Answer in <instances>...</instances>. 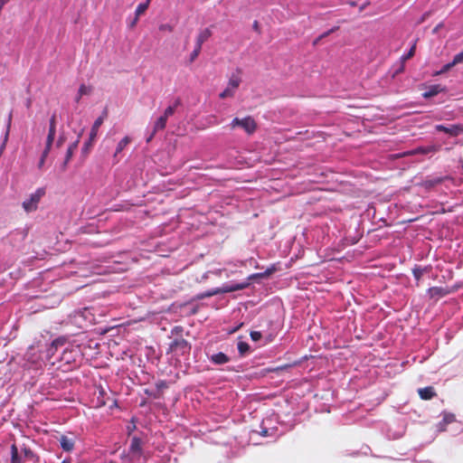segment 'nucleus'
Segmentation results:
<instances>
[{"label":"nucleus","instance_id":"obj_1","mask_svg":"<svg viewBox=\"0 0 463 463\" xmlns=\"http://www.w3.org/2000/svg\"><path fill=\"white\" fill-rule=\"evenodd\" d=\"M11 451V463H23V458L19 455V451L24 454L25 459H33L35 458L34 452L25 444H23L20 448L13 443L10 448Z\"/></svg>","mask_w":463,"mask_h":463},{"label":"nucleus","instance_id":"obj_2","mask_svg":"<svg viewBox=\"0 0 463 463\" xmlns=\"http://www.w3.org/2000/svg\"><path fill=\"white\" fill-rule=\"evenodd\" d=\"M230 128L231 129L241 128L248 135H252L257 129V123L250 116L243 118H234L230 124Z\"/></svg>","mask_w":463,"mask_h":463},{"label":"nucleus","instance_id":"obj_3","mask_svg":"<svg viewBox=\"0 0 463 463\" xmlns=\"http://www.w3.org/2000/svg\"><path fill=\"white\" fill-rule=\"evenodd\" d=\"M191 350L190 344L184 338H176L173 340L169 345V351L178 355L189 354Z\"/></svg>","mask_w":463,"mask_h":463},{"label":"nucleus","instance_id":"obj_4","mask_svg":"<svg viewBox=\"0 0 463 463\" xmlns=\"http://www.w3.org/2000/svg\"><path fill=\"white\" fill-rule=\"evenodd\" d=\"M44 194L43 189H38L34 194H31L30 198L23 203V207L25 212L30 213L37 209V205L41 197Z\"/></svg>","mask_w":463,"mask_h":463},{"label":"nucleus","instance_id":"obj_5","mask_svg":"<svg viewBox=\"0 0 463 463\" xmlns=\"http://www.w3.org/2000/svg\"><path fill=\"white\" fill-rule=\"evenodd\" d=\"M241 79L236 76H232L229 80L227 88L222 91L219 95L221 99H226L230 97H233L236 89L240 86Z\"/></svg>","mask_w":463,"mask_h":463},{"label":"nucleus","instance_id":"obj_6","mask_svg":"<svg viewBox=\"0 0 463 463\" xmlns=\"http://www.w3.org/2000/svg\"><path fill=\"white\" fill-rule=\"evenodd\" d=\"M142 440L138 437H132L130 446H129V454L131 459L138 460L142 455Z\"/></svg>","mask_w":463,"mask_h":463},{"label":"nucleus","instance_id":"obj_7","mask_svg":"<svg viewBox=\"0 0 463 463\" xmlns=\"http://www.w3.org/2000/svg\"><path fill=\"white\" fill-rule=\"evenodd\" d=\"M440 150L439 145H430L426 146H419L417 148L411 149L410 151L405 152L404 156H414L418 154L428 155L437 153Z\"/></svg>","mask_w":463,"mask_h":463},{"label":"nucleus","instance_id":"obj_8","mask_svg":"<svg viewBox=\"0 0 463 463\" xmlns=\"http://www.w3.org/2000/svg\"><path fill=\"white\" fill-rule=\"evenodd\" d=\"M435 128L438 131L444 132L451 137H458L463 134V126L461 124H454L449 127L437 125Z\"/></svg>","mask_w":463,"mask_h":463},{"label":"nucleus","instance_id":"obj_9","mask_svg":"<svg viewBox=\"0 0 463 463\" xmlns=\"http://www.w3.org/2000/svg\"><path fill=\"white\" fill-rule=\"evenodd\" d=\"M107 117H108V109H105L102 111L101 115L94 121V123L91 127V129L90 132V142H94V140L96 139L98 132H99V128L103 124V122L107 118Z\"/></svg>","mask_w":463,"mask_h":463},{"label":"nucleus","instance_id":"obj_10","mask_svg":"<svg viewBox=\"0 0 463 463\" xmlns=\"http://www.w3.org/2000/svg\"><path fill=\"white\" fill-rule=\"evenodd\" d=\"M248 285H249L248 283H237V284H233L232 286L225 285L222 288H219L213 293H207L206 296L211 297V296H213L214 294H218V293H230V292H233V291H237V290H241V289H244L245 288H247Z\"/></svg>","mask_w":463,"mask_h":463},{"label":"nucleus","instance_id":"obj_11","mask_svg":"<svg viewBox=\"0 0 463 463\" xmlns=\"http://www.w3.org/2000/svg\"><path fill=\"white\" fill-rule=\"evenodd\" d=\"M131 142V137L126 136L123 137L118 144L116 147V151L113 155L114 163L117 164L119 162L118 155L124 150V148Z\"/></svg>","mask_w":463,"mask_h":463},{"label":"nucleus","instance_id":"obj_12","mask_svg":"<svg viewBox=\"0 0 463 463\" xmlns=\"http://www.w3.org/2000/svg\"><path fill=\"white\" fill-rule=\"evenodd\" d=\"M56 124H57L56 114H52V116L50 118L49 131H48V135H47L45 142L53 144L55 134H56Z\"/></svg>","mask_w":463,"mask_h":463},{"label":"nucleus","instance_id":"obj_13","mask_svg":"<svg viewBox=\"0 0 463 463\" xmlns=\"http://www.w3.org/2000/svg\"><path fill=\"white\" fill-rule=\"evenodd\" d=\"M418 393H419V396L420 397V399L425 400V401L431 400L432 398H434L437 395V393L432 386H427L424 388H420L418 390Z\"/></svg>","mask_w":463,"mask_h":463},{"label":"nucleus","instance_id":"obj_14","mask_svg":"<svg viewBox=\"0 0 463 463\" xmlns=\"http://www.w3.org/2000/svg\"><path fill=\"white\" fill-rule=\"evenodd\" d=\"M61 449L64 451L71 452L74 449V440L66 435H61L59 439Z\"/></svg>","mask_w":463,"mask_h":463},{"label":"nucleus","instance_id":"obj_15","mask_svg":"<svg viewBox=\"0 0 463 463\" xmlns=\"http://www.w3.org/2000/svg\"><path fill=\"white\" fill-rule=\"evenodd\" d=\"M166 122H167V118L165 117H164L163 115L160 116L157 120L155 122V126H154V129H153V133L151 134V136L147 138V142H149L154 135L157 132V131H160V130H163L165 128V126H166Z\"/></svg>","mask_w":463,"mask_h":463},{"label":"nucleus","instance_id":"obj_16","mask_svg":"<svg viewBox=\"0 0 463 463\" xmlns=\"http://www.w3.org/2000/svg\"><path fill=\"white\" fill-rule=\"evenodd\" d=\"M444 90H445V88L442 87L440 84H435V85L430 86L428 90L425 91L422 94V96L425 99H430V98H432V97L438 95L439 93H440Z\"/></svg>","mask_w":463,"mask_h":463},{"label":"nucleus","instance_id":"obj_17","mask_svg":"<svg viewBox=\"0 0 463 463\" xmlns=\"http://www.w3.org/2000/svg\"><path fill=\"white\" fill-rule=\"evenodd\" d=\"M449 291L441 287H432L429 288V295L431 298H439L448 295Z\"/></svg>","mask_w":463,"mask_h":463},{"label":"nucleus","instance_id":"obj_18","mask_svg":"<svg viewBox=\"0 0 463 463\" xmlns=\"http://www.w3.org/2000/svg\"><path fill=\"white\" fill-rule=\"evenodd\" d=\"M210 359L215 364H224L230 361L229 356L222 352L213 354Z\"/></svg>","mask_w":463,"mask_h":463},{"label":"nucleus","instance_id":"obj_19","mask_svg":"<svg viewBox=\"0 0 463 463\" xmlns=\"http://www.w3.org/2000/svg\"><path fill=\"white\" fill-rule=\"evenodd\" d=\"M212 36V32L209 28L201 31L196 38V45L201 46Z\"/></svg>","mask_w":463,"mask_h":463},{"label":"nucleus","instance_id":"obj_20","mask_svg":"<svg viewBox=\"0 0 463 463\" xmlns=\"http://www.w3.org/2000/svg\"><path fill=\"white\" fill-rule=\"evenodd\" d=\"M443 181L442 177H435L430 179H426L422 181L421 185L426 189L433 188L434 186L441 184Z\"/></svg>","mask_w":463,"mask_h":463},{"label":"nucleus","instance_id":"obj_21","mask_svg":"<svg viewBox=\"0 0 463 463\" xmlns=\"http://www.w3.org/2000/svg\"><path fill=\"white\" fill-rule=\"evenodd\" d=\"M52 146V144L45 142V147L42 153L41 158L38 163V167L40 169L43 166L45 160L51 151Z\"/></svg>","mask_w":463,"mask_h":463},{"label":"nucleus","instance_id":"obj_22","mask_svg":"<svg viewBox=\"0 0 463 463\" xmlns=\"http://www.w3.org/2000/svg\"><path fill=\"white\" fill-rule=\"evenodd\" d=\"M181 105V99H176L174 102L173 105L167 107L165 109V110L164 111V114L163 116L165 117L166 118H168L169 117H171L172 115H174V113L175 112V109L178 106Z\"/></svg>","mask_w":463,"mask_h":463},{"label":"nucleus","instance_id":"obj_23","mask_svg":"<svg viewBox=\"0 0 463 463\" xmlns=\"http://www.w3.org/2000/svg\"><path fill=\"white\" fill-rule=\"evenodd\" d=\"M79 142H80V140H79V138H78L75 142L71 143V144L69 146V147H68V149H67V151H66V155H65V157L67 158V160H71V157H72V156H73V154H74V151H75V150L77 149V147H78V144H79Z\"/></svg>","mask_w":463,"mask_h":463},{"label":"nucleus","instance_id":"obj_24","mask_svg":"<svg viewBox=\"0 0 463 463\" xmlns=\"http://www.w3.org/2000/svg\"><path fill=\"white\" fill-rule=\"evenodd\" d=\"M456 420V416L455 414L451 413V412H443V419H442V421L440 422V425L443 424L444 426L449 424V423H452Z\"/></svg>","mask_w":463,"mask_h":463},{"label":"nucleus","instance_id":"obj_25","mask_svg":"<svg viewBox=\"0 0 463 463\" xmlns=\"http://www.w3.org/2000/svg\"><path fill=\"white\" fill-rule=\"evenodd\" d=\"M149 2H142L138 5V6L136 9L135 15L140 16L143 14L148 8Z\"/></svg>","mask_w":463,"mask_h":463},{"label":"nucleus","instance_id":"obj_26","mask_svg":"<svg viewBox=\"0 0 463 463\" xmlns=\"http://www.w3.org/2000/svg\"><path fill=\"white\" fill-rule=\"evenodd\" d=\"M250 350V345L246 342L238 343V351L241 356H244Z\"/></svg>","mask_w":463,"mask_h":463},{"label":"nucleus","instance_id":"obj_27","mask_svg":"<svg viewBox=\"0 0 463 463\" xmlns=\"http://www.w3.org/2000/svg\"><path fill=\"white\" fill-rule=\"evenodd\" d=\"M453 67H454V66H453V64H452L451 62H449V63L445 64V65L441 68V70H439V71H435V72L433 73V76H439V75H441V74H443V73H446V72H448L449 70H451Z\"/></svg>","mask_w":463,"mask_h":463},{"label":"nucleus","instance_id":"obj_28","mask_svg":"<svg viewBox=\"0 0 463 463\" xmlns=\"http://www.w3.org/2000/svg\"><path fill=\"white\" fill-rule=\"evenodd\" d=\"M90 88H88L84 84L80 85V87L79 89V96H78L76 100L79 101L80 99L81 98V96L90 94Z\"/></svg>","mask_w":463,"mask_h":463},{"label":"nucleus","instance_id":"obj_29","mask_svg":"<svg viewBox=\"0 0 463 463\" xmlns=\"http://www.w3.org/2000/svg\"><path fill=\"white\" fill-rule=\"evenodd\" d=\"M415 50H416V42L412 44V46L409 50L408 53L402 57V60L406 61V60L412 58L415 54Z\"/></svg>","mask_w":463,"mask_h":463},{"label":"nucleus","instance_id":"obj_30","mask_svg":"<svg viewBox=\"0 0 463 463\" xmlns=\"http://www.w3.org/2000/svg\"><path fill=\"white\" fill-rule=\"evenodd\" d=\"M412 273H413V276L415 278L416 280H420L421 279V277L423 276V273H424V269H420V268H414L412 269Z\"/></svg>","mask_w":463,"mask_h":463},{"label":"nucleus","instance_id":"obj_31","mask_svg":"<svg viewBox=\"0 0 463 463\" xmlns=\"http://www.w3.org/2000/svg\"><path fill=\"white\" fill-rule=\"evenodd\" d=\"M462 62H463V51L454 56V59L451 61V63L453 64V66H456L457 64H459Z\"/></svg>","mask_w":463,"mask_h":463},{"label":"nucleus","instance_id":"obj_32","mask_svg":"<svg viewBox=\"0 0 463 463\" xmlns=\"http://www.w3.org/2000/svg\"><path fill=\"white\" fill-rule=\"evenodd\" d=\"M274 271H275V268L268 269L267 270H265L262 273H258V274L253 275V277L267 278L270 274H272Z\"/></svg>","mask_w":463,"mask_h":463},{"label":"nucleus","instance_id":"obj_33","mask_svg":"<svg viewBox=\"0 0 463 463\" xmlns=\"http://www.w3.org/2000/svg\"><path fill=\"white\" fill-rule=\"evenodd\" d=\"M201 49H202L201 46L195 45L194 50L192 52V53L190 55L191 61H194L198 57V55L201 52Z\"/></svg>","mask_w":463,"mask_h":463},{"label":"nucleus","instance_id":"obj_34","mask_svg":"<svg viewBox=\"0 0 463 463\" xmlns=\"http://www.w3.org/2000/svg\"><path fill=\"white\" fill-rule=\"evenodd\" d=\"M250 335L251 340L254 342L260 340L262 337L261 333L259 331H251Z\"/></svg>","mask_w":463,"mask_h":463},{"label":"nucleus","instance_id":"obj_35","mask_svg":"<svg viewBox=\"0 0 463 463\" xmlns=\"http://www.w3.org/2000/svg\"><path fill=\"white\" fill-rule=\"evenodd\" d=\"M335 30V28H333V29H331V30H329V31H327V32L324 33L323 34H321L319 37H317V38L314 41V45L317 44V43H318V42H319L322 38H324V37H326V36L329 35V34H330L331 33H333Z\"/></svg>","mask_w":463,"mask_h":463},{"label":"nucleus","instance_id":"obj_36","mask_svg":"<svg viewBox=\"0 0 463 463\" xmlns=\"http://www.w3.org/2000/svg\"><path fill=\"white\" fill-rule=\"evenodd\" d=\"M138 19H139V16L135 15V17L133 18V20H131V21L129 22V24H128L129 28H131V29H132V28H134V27L136 26V24H137V23Z\"/></svg>","mask_w":463,"mask_h":463},{"label":"nucleus","instance_id":"obj_37","mask_svg":"<svg viewBox=\"0 0 463 463\" xmlns=\"http://www.w3.org/2000/svg\"><path fill=\"white\" fill-rule=\"evenodd\" d=\"M71 160H67V158L65 157L64 158V161L63 163L61 165V172H65L67 170V167H68V164Z\"/></svg>","mask_w":463,"mask_h":463},{"label":"nucleus","instance_id":"obj_38","mask_svg":"<svg viewBox=\"0 0 463 463\" xmlns=\"http://www.w3.org/2000/svg\"><path fill=\"white\" fill-rule=\"evenodd\" d=\"M11 122H12V113H10L9 117H8L7 130H6L5 139L8 137V133H9V130H10V128H11Z\"/></svg>","mask_w":463,"mask_h":463},{"label":"nucleus","instance_id":"obj_39","mask_svg":"<svg viewBox=\"0 0 463 463\" xmlns=\"http://www.w3.org/2000/svg\"><path fill=\"white\" fill-rule=\"evenodd\" d=\"M63 142H64V137L61 136L56 142V146L61 147L62 146Z\"/></svg>","mask_w":463,"mask_h":463},{"label":"nucleus","instance_id":"obj_40","mask_svg":"<svg viewBox=\"0 0 463 463\" xmlns=\"http://www.w3.org/2000/svg\"><path fill=\"white\" fill-rule=\"evenodd\" d=\"M156 386L157 388H166L167 387V384L164 381H160L159 383H156Z\"/></svg>","mask_w":463,"mask_h":463},{"label":"nucleus","instance_id":"obj_41","mask_svg":"<svg viewBox=\"0 0 463 463\" xmlns=\"http://www.w3.org/2000/svg\"><path fill=\"white\" fill-rule=\"evenodd\" d=\"M92 143L93 142H90V139L89 138V140L84 144L83 150L86 151L89 148V146H92Z\"/></svg>","mask_w":463,"mask_h":463},{"label":"nucleus","instance_id":"obj_42","mask_svg":"<svg viewBox=\"0 0 463 463\" xmlns=\"http://www.w3.org/2000/svg\"><path fill=\"white\" fill-rule=\"evenodd\" d=\"M368 5H369V2H366V3L363 4L362 5H360V6L358 7V12H359V13H360V12H362L364 9H365V7H366Z\"/></svg>","mask_w":463,"mask_h":463},{"label":"nucleus","instance_id":"obj_43","mask_svg":"<svg viewBox=\"0 0 463 463\" xmlns=\"http://www.w3.org/2000/svg\"><path fill=\"white\" fill-rule=\"evenodd\" d=\"M253 29H254L255 31H257V32H259V31H260V30H259V29H260V27H259V23H258L257 21H255V22L253 23Z\"/></svg>","mask_w":463,"mask_h":463},{"label":"nucleus","instance_id":"obj_44","mask_svg":"<svg viewBox=\"0 0 463 463\" xmlns=\"http://www.w3.org/2000/svg\"><path fill=\"white\" fill-rule=\"evenodd\" d=\"M349 3H350L351 6H353V7L356 6V2L352 1V2H349Z\"/></svg>","mask_w":463,"mask_h":463},{"label":"nucleus","instance_id":"obj_45","mask_svg":"<svg viewBox=\"0 0 463 463\" xmlns=\"http://www.w3.org/2000/svg\"><path fill=\"white\" fill-rule=\"evenodd\" d=\"M30 106H31V99H28L27 102H26V107L30 108Z\"/></svg>","mask_w":463,"mask_h":463},{"label":"nucleus","instance_id":"obj_46","mask_svg":"<svg viewBox=\"0 0 463 463\" xmlns=\"http://www.w3.org/2000/svg\"><path fill=\"white\" fill-rule=\"evenodd\" d=\"M177 330H181V327H179V326H175V327L174 328L173 332H174V331H177Z\"/></svg>","mask_w":463,"mask_h":463},{"label":"nucleus","instance_id":"obj_47","mask_svg":"<svg viewBox=\"0 0 463 463\" xmlns=\"http://www.w3.org/2000/svg\"><path fill=\"white\" fill-rule=\"evenodd\" d=\"M267 433H268V430H265L263 431L262 435H263V436H267Z\"/></svg>","mask_w":463,"mask_h":463},{"label":"nucleus","instance_id":"obj_48","mask_svg":"<svg viewBox=\"0 0 463 463\" xmlns=\"http://www.w3.org/2000/svg\"><path fill=\"white\" fill-rule=\"evenodd\" d=\"M61 463H71L70 460H63Z\"/></svg>","mask_w":463,"mask_h":463}]
</instances>
